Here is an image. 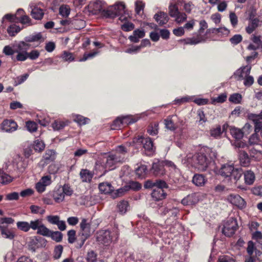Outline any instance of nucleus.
Returning a JSON list of instances; mask_svg holds the SVG:
<instances>
[{"instance_id":"680f3d73","label":"nucleus","mask_w":262,"mask_h":262,"mask_svg":"<svg viewBox=\"0 0 262 262\" xmlns=\"http://www.w3.org/2000/svg\"><path fill=\"white\" fill-rule=\"evenodd\" d=\"M242 36L240 34H236L230 39V41L233 45H237L242 40Z\"/></svg>"},{"instance_id":"052dcab7","label":"nucleus","mask_w":262,"mask_h":262,"mask_svg":"<svg viewBox=\"0 0 262 262\" xmlns=\"http://www.w3.org/2000/svg\"><path fill=\"white\" fill-rule=\"evenodd\" d=\"M61 190H62L64 195L71 196L73 192L72 189L68 184H64Z\"/></svg>"},{"instance_id":"ea45409f","label":"nucleus","mask_w":262,"mask_h":262,"mask_svg":"<svg viewBox=\"0 0 262 262\" xmlns=\"http://www.w3.org/2000/svg\"><path fill=\"white\" fill-rule=\"evenodd\" d=\"M250 23H251L255 27L257 28L262 25V15L258 16L254 18L251 15L249 17Z\"/></svg>"},{"instance_id":"774afa93","label":"nucleus","mask_w":262,"mask_h":262,"mask_svg":"<svg viewBox=\"0 0 262 262\" xmlns=\"http://www.w3.org/2000/svg\"><path fill=\"white\" fill-rule=\"evenodd\" d=\"M218 262H235L234 259L227 255H223L219 257Z\"/></svg>"},{"instance_id":"ddd939ff","label":"nucleus","mask_w":262,"mask_h":262,"mask_svg":"<svg viewBox=\"0 0 262 262\" xmlns=\"http://www.w3.org/2000/svg\"><path fill=\"white\" fill-rule=\"evenodd\" d=\"M251 69V67L249 66L241 68L234 73L235 78L239 81L244 80L250 74Z\"/></svg>"},{"instance_id":"473e14b6","label":"nucleus","mask_w":262,"mask_h":262,"mask_svg":"<svg viewBox=\"0 0 262 262\" xmlns=\"http://www.w3.org/2000/svg\"><path fill=\"white\" fill-rule=\"evenodd\" d=\"M42 10L38 7H34L32 8L31 15L35 19H40L43 15Z\"/></svg>"},{"instance_id":"e2e57ef3","label":"nucleus","mask_w":262,"mask_h":262,"mask_svg":"<svg viewBox=\"0 0 262 262\" xmlns=\"http://www.w3.org/2000/svg\"><path fill=\"white\" fill-rule=\"evenodd\" d=\"M222 132L220 126H218L215 128H213L210 130V135L214 138L219 137L222 134Z\"/></svg>"},{"instance_id":"412c9836","label":"nucleus","mask_w":262,"mask_h":262,"mask_svg":"<svg viewBox=\"0 0 262 262\" xmlns=\"http://www.w3.org/2000/svg\"><path fill=\"white\" fill-rule=\"evenodd\" d=\"M0 230L1 235L3 238L12 240L15 236L14 232L9 229L7 227L2 226Z\"/></svg>"},{"instance_id":"49530a36","label":"nucleus","mask_w":262,"mask_h":262,"mask_svg":"<svg viewBox=\"0 0 262 262\" xmlns=\"http://www.w3.org/2000/svg\"><path fill=\"white\" fill-rule=\"evenodd\" d=\"M260 140L258 136L257 133H255L252 134L249 139L248 145H258L259 143Z\"/></svg>"},{"instance_id":"393cba45","label":"nucleus","mask_w":262,"mask_h":262,"mask_svg":"<svg viewBox=\"0 0 262 262\" xmlns=\"http://www.w3.org/2000/svg\"><path fill=\"white\" fill-rule=\"evenodd\" d=\"M154 17L160 25L166 24L169 20L167 14L163 12H160L155 14Z\"/></svg>"},{"instance_id":"3c124183","label":"nucleus","mask_w":262,"mask_h":262,"mask_svg":"<svg viewBox=\"0 0 262 262\" xmlns=\"http://www.w3.org/2000/svg\"><path fill=\"white\" fill-rule=\"evenodd\" d=\"M63 252V247L62 246L59 245L56 246L54 250V255L53 257L55 259H59L62 254Z\"/></svg>"},{"instance_id":"69168bd1","label":"nucleus","mask_w":262,"mask_h":262,"mask_svg":"<svg viewBox=\"0 0 262 262\" xmlns=\"http://www.w3.org/2000/svg\"><path fill=\"white\" fill-rule=\"evenodd\" d=\"M61 57L64 61H72L74 59L72 53L67 51H64Z\"/></svg>"},{"instance_id":"f704fd0d","label":"nucleus","mask_w":262,"mask_h":262,"mask_svg":"<svg viewBox=\"0 0 262 262\" xmlns=\"http://www.w3.org/2000/svg\"><path fill=\"white\" fill-rule=\"evenodd\" d=\"M129 205L127 201L122 200L117 204L118 211L121 214L125 213L128 210Z\"/></svg>"},{"instance_id":"0eeeda50","label":"nucleus","mask_w":262,"mask_h":262,"mask_svg":"<svg viewBox=\"0 0 262 262\" xmlns=\"http://www.w3.org/2000/svg\"><path fill=\"white\" fill-rule=\"evenodd\" d=\"M131 145L132 143H126L125 144L117 146L114 150V152L112 153L116 158V160H118L120 163H123L125 161V156L129 150L128 148Z\"/></svg>"},{"instance_id":"c03bdc74","label":"nucleus","mask_w":262,"mask_h":262,"mask_svg":"<svg viewBox=\"0 0 262 262\" xmlns=\"http://www.w3.org/2000/svg\"><path fill=\"white\" fill-rule=\"evenodd\" d=\"M212 33L221 35H228L229 33V30L225 27H220L219 28H213L210 29Z\"/></svg>"},{"instance_id":"4be33fe9","label":"nucleus","mask_w":262,"mask_h":262,"mask_svg":"<svg viewBox=\"0 0 262 262\" xmlns=\"http://www.w3.org/2000/svg\"><path fill=\"white\" fill-rule=\"evenodd\" d=\"M199 201L198 197L194 193L188 195L181 201L184 205H192L196 204Z\"/></svg>"},{"instance_id":"c85d7f7f","label":"nucleus","mask_w":262,"mask_h":262,"mask_svg":"<svg viewBox=\"0 0 262 262\" xmlns=\"http://www.w3.org/2000/svg\"><path fill=\"white\" fill-rule=\"evenodd\" d=\"M30 45L28 42L20 41L14 46L15 52H27L30 48Z\"/></svg>"},{"instance_id":"864d4df0","label":"nucleus","mask_w":262,"mask_h":262,"mask_svg":"<svg viewBox=\"0 0 262 262\" xmlns=\"http://www.w3.org/2000/svg\"><path fill=\"white\" fill-rule=\"evenodd\" d=\"M74 120L80 125L86 124V123H88L90 121L89 118H85L80 115H77Z\"/></svg>"},{"instance_id":"a878e982","label":"nucleus","mask_w":262,"mask_h":262,"mask_svg":"<svg viewBox=\"0 0 262 262\" xmlns=\"http://www.w3.org/2000/svg\"><path fill=\"white\" fill-rule=\"evenodd\" d=\"M230 133L235 140H241L244 136V133L242 129L234 126H229Z\"/></svg>"},{"instance_id":"a18cd8bd","label":"nucleus","mask_w":262,"mask_h":262,"mask_svg":"<svg viewBox=\"0 0 262 262\" xmlns=\"http://www.w3.org/2000/svg\"><path fill=\"white\" fill-rule=\"evenodd\" d=\"M30 209L31 212L33 214H39L40 215H42L46 212L45 208L36 205H31L30 207Z\"/></svg>"},{"instance_id":"39448f33","label":"nucleus","mask_w":262,"mask_h":262,"mask_svg":"<svg viewBox=\"0 0 262 262\" xmlns=\"http://www.w3.org/2000/svg\"><path fill=\"white\" fill-rule=\"evenodd\" d=\"M115 229L113 232L108 230H102L97 233V241L101 244L107 245L112 241L113 237L117 238L118 234Z\"/></svg>"},{"instance_id":"6ab92c4d","label":"nucleus","mask_w":262,"mask_h":262,"mask_svg":"<svg viewBox=\"0 0 262 262\" xmlns=\"http://www.w3.org/2000/svg\"><path fill=\"white\" fill-rule=\"evenodd\" d=\"M182 4L179 0H171L169 6V14L171 17L176 16L180 12L178 9V6Z\"/></svg>"},{"instance_id":"2f4dec72","label":"nucleus","mask_w":262,"mask_h":262,"mask_svg":"<svg viewBox=\"0 0 262 262\" xmlns=\"http://www.w3.org/2000/svg\"><path fill=\"white\" fill-rule=\"evenodd\" d=\"M206 181L204 176L201 174H195L192 179L193 183L197 186H203Z\"/></svg>"},{"instance_id":"de8ad7c7","label":"nucleus","mask_w":262,"mask_h":262,"mask_svg":"<svg viewBox=\"0 0 262 262\" xmlns=\"http://www.w3.org/2000/svg\"><path fill=\"white\" fill-rule=\"evenodd\" d=\"M13 178L6 173H0V182L2 184H7L12 181Z\"/></svg>"},{"instance_id":"20e7f679","label":"nucleus","mask_w":262,"mask_h":262,"mask_svg":"<svg viewBox=\"0 0 262 262\" xmlns=\"http://www.w3.org/2000/svg\"><path fill=\"white\" fill-rule=\"evenodd\" d=\"M210 162L206 155L201 152L194 155L191 160L192 166L200 171L205 170Z\"/></svg>"},{"instance_id":"f257e3e1","label":"nucleus","mask_w":262,"mask_h":262,"mask_svg":"<svg viewBox=\"0 0 262 262\" xmlns=\"http://www.w3.org/2000/svg\"><path fill=\"white\" fill-rule=\"evenodd\" d=\"M89 11L93 14H101L107 17H115L121 15L119 19L123 20L126 19L122 15L125 13V5L122 3H119L114 6L106 7L105 3L102 1L97 0L91 2L88 5Z\"/></svg>"},{"instance_id":"c9c22d12","label":"nucleus","mask_w":262,"mask_h":262,"mask_svg":"<svg viewBox=\"0 0 262 262\" xmlns=\"http://www.w3.org/2000/svg\"><path fill=\"white\" fill-rule=\"evenodd\" d=\"M100 191L104 193H110L113 190V187L108 183H101L99 185Z\"/></svg>"},{"instance_id":"79ce46f5","label":"nucleus","mask_w":262,"mask_h":262,"mask_svg":"<svg viewBox=\"0 0 262 262\" xmlns=\"http://www.w3.org/2000/svg\"><path fill=\"white\" fill-rule=\"evenodd\" d=\"M122 121V125H128L134 123L137 121V119L131 116H126L120 117Z\"/></svg>"},{"instance_id":"7c9ffc66","label":"nucleus","mask_w":262,"mask_h":262,"mask_svg":"<svg viewBox=\"0 0 262 262\" xmlns=\"http://www.w3.org/2000/svg\"><path fill=\"white\" fill-rule=\"evenodd\" d=\"M25 40L26 42H28L36 41L42 42L44 40L41 33H37L32 34L29 36L25 37Z\"/></svg>"},{"instance_id":"cd10ccee","label":"nucleus","mask_w":262,"mask_h":262,"mask_svg":"<svg viewBox=\"0 0 262 262\" xmlns=\"http://www.w3.org/2000/svg\"><path fill=\"white\" fill-rule=\"evenodd\" d=\"M239 158L242 166L244 167L248 166L250 163V159L246 151L240 150L239 152Z\"/></svg>"},{"instance_id":"13d9d810","label":"nucleus","mask_w":262,"mask_h":262,"mask_svg":"<svg viewBox=\"0 0 262 262\" xmlns=\"http://www.w3.org/2000/svg\"><path fill=\"white\" fill-rule=\"evenodd\" d=\"M45 148V144L39 139L36 140L34 141V149L36 151H40L43 150Z\"/></svg>"},{"instance_id":"f03ea898","label":"nucleus","mask_w":262,"mask_h":262,"mask_svg":"<svg viewBox=\"0 0 262 262\" xmlns=\"http://www.w3.org/2000/svg\"><path fill=\"white\" fill-rule=\"evenodd\" d=\"M104 157L102 160L97 161L95 165V169L102 172L101 175L107 171L113 169L116 164L120 163L112 153L108 155L104 154Z\"/></svg>"},{"instance_id":"423d86ee","label":"nucleus","mask_w":262,"mask_h":262,"mask_svg":"<svg viewBox=\"0 0 262 262\" xmlns=\"http://www.w3.org/2000/svg\"><path fill=\"white\" fill-rule=\"evenodd\" d=\"M199 24L200 28L198 31V34L196 37L187 38L186 40V44L196 45L205 41L206 34L202 35V33L204 32V31L207 28V23L205 20H202L200 21Z\"/></svg>"},{"instance_id":"b1692460","label":"nucleus","mask_w":262,"mask_h":262,"mask_svg":"<svg viewBox=\"0 0 262 262\" xmlns=\"http://www.w3.org/2000/svg\"><path fill=\"white\" fill-rule=\"evenodd\" d=\"M245 183L249 185L253 184L255 180V176L251 170H246L244 172Z\"/></svg>"},{"instance_id":"c756f323","label":"nucleus","mask_w":262,"mask_h":262,"mask_svg":"<svg viewBox=\"0 0 262 262\" xmlns=\"http://www.w3.org/2000/svg\"><path fill=\"white\" fill-rule=\"evenodd\" d=\"M135 172L139 178H145L147 173V168L144 165H141L136 168Z\"/></svg>"},{"instance_id":"9b49d317","label":"nucleus","mask_w":262,"mask_h":262,"mask_svg":"<svg viewBox=\"0 0 262 262\" xmlns=\"http://www.w3.org/2000/svg\"><path fill=\"white\" fill-rule=\"evenodd\" d=\"M52 183L51 177L46 176L42 177L35 185V188L39 193H42L46 190V187Z\"/></svg>"},{"instance_id":"bf43d9fd","label":"nucleus","mask_w":262,"mask_h":262,"mask_svg":"<svg viewBox=\"0 0 262 262\" xmlns=\"http://www.w3.org/2000/svg\"><path fill=\"white\" fill-rule=\"evenodd\" d=\"M46 218L49 223L53 225H57L60 220V217L58 215H48Z\"/></svg>"},{"instance_id":"58836bf2","label":"nucleus","mask_w":262,"mask_h":262,"mask_svg":"<svg viewBox=\"0 0 262 262\" xmlns=\"http://www.w3.org/2000/svg\"><path fill=\"white\" fill-rule=\"evenodd\" d=\"M64 194L61 189L57 190L53 194V198L56 203L62 202L64 199Z\"/></svg>"},{"instance_id":"6e6552de","label":"nucleus","mask_w":262,"mask_h":262,"mask_svg":"<svg viewBox=\"0 0 262 262\" xmlns=\"http://www.w3.org/2000/svg\"><path fill=\"white\" fill-rule=\"evenodd\" d=\"M237 228L236 220L230 218L225 222L222 232L226 236H231L234 234Z\"/></svg>"},{"instance_id":"09e8293b","label":"nucleus","mask_w":262,"mask_h":262,"mask_svg":"<svg viewBox=\"0 0 262 262\" xmlns=\"http://www.w3.org/2000/svg\"><path fill=\"white\" fill-rule=\"evenodd\" d=\"M242 99V97L241 94L234 93L230 96L229 100L233 103L238 104L241 103Z\"/></svg>"},{"instance_id":"1a4fd4ad","label":"nucleus","mask_w":262,"mask_h":262,"mask_svg":"<svg viewBox=\"0 0 262 262\" xmlns=\"http://www.w3.org/2000/svg\"><path fill=\"white\" fill-rule=\"evenodd\" d=\"M133 144H143V147L145 150L152 152L154 150V147L153 142L151 139L149 138H143L142 137H139L134 138L133 141Z\"/></svg>"},{"instance_id":"f8f14e48","label":"nucleus","mask_w":262,"mask_h":262,"mask_svg":"<svg viewBox=\"0 0 262 262\" xmlns=\"http://www.w3.org/2000/svg\"><path fill=\"white\" fill-rule=\"evenodd\" d=\"M18 125L16 122L12 119H5L1 124L2 130L7 133H12L17 129Z\"/></svg>"},{"instance_id":"f3484780","label":"nucleus","mask_w":262,"mask_h":262,"mask_svg":"<svg viewBox=\"0 0 262 262\" xmlns=\"http://www.w3.org/2000/svg\"><path fill=\"white\" fill-rule=\"evenodd\" d=\"M248 118L252 121L255 125V132H262V118H260L257 114H250L248 115Z\"/></svg>"},{"instance_id":"9d476101","label":"nucleus","mask_w":262,"mask_h":262,"mask_svg":"<svg viewBox=\"0 0 262 262\" xmlns=\"http://www.w3.org/2000/svg\"><path fill=\"white\" fill-rule=\"evenodd\" d=\"M227 200L240 209H243L246 207V202L238 194H230L227 198Z\"/></svg>"},{"instance_id":"bb28decb","label":"nucleus","mask_w":262,"mask_h":262,"mask_svg":"<svg viewBox=\"0 0 262 262\" xmlns=\"http://www.w3.org/2000/svg\"><path fill=\"white\" fill-rule=\"evenodd\" d=\"M93 173L91 171L85 169H82L80 172V178L83 182H90L93 176Z\"/></svg>"},{"instance_id":"dca6fc26","label":"nucleus","mask_w":262,"mask_h":262,"mask_svg":"<svg viewBox=\"0 0 262 262\" xmlns=\"http://www.w3.org/2000/svg\"><path fill=\"white\" fill-rule=\"evenodd\" d=\"M81 234L85 238L90 236L91 233V224L88 220L83 219L80 224Z\"/></svg>"},{"instance_id":"6e6d98bb","label":"nucleus","mask_w":262,"mask_h":262,"mask_svg":"<svg viewBox=\"0 0 262 262\" xmlns=\"http://www.w3.org/2000/svg\"><path fill=\"white\" fill-rule=\"evenodd\" d=\"M173 17L175 18L176 21L180 24L186 20L187 15L185 13L179 12V14H177Z\"/></svg>"},{"instance_id":"37998d69","label":"nucleus","mask_w":262,"mask_h":262,"mask_svg":"<svg viewBox=\"0 0 262 262\" xmlns=\"http://www.w3.org/2000/svg\"><path fill=\"white\" fill-rule=\"evenodd\" d=\"M49 237L56 242H60L62 239V234L59 231H51Z\"/></svg>"},{"instance_id":"4468645a","label":"nucleus","mask_w":262,"mask_h":262,"mask_svg":"<svg viewBox=\"0 0 262 262\" xmlns=\"http://www.w3.org/2000/svg\"><path fill=\"white\" fill-rule=\"evenodd\" d=\"M151 170L154 174L156 176H161L164 175L165 171L163 161L154 162L152 164Z\"/></svg>"},{"instance_id":"a211bd4d","label":"nucleus","mask_w":262,"mask_h":262,"mask_svg":"<svg viewBox=\"0 0 262 262\" xmlns=\"http://www.w3.org/2000/svg\"><path fill=\"white\" fill-rule=\"evenodd\" d=\"M177 119V116L174 115L168 117L164 120L165 127L171 131L175 130L178 127L176 123Z\"/></svg>"},{"instance_id":"4d7b16f0","label":"nucleus","mask_w":262,"mask_h":262,"mask_svg":"<svg viewBox=\"0 0 262 262\" xmlns=\"http://www.w3.org/2000/svg\"><path fill=\"white\" fill-rule=\"evenodd\" d=\"M66 123L63 121L59 120H56L52 124V127L54 130H60L63 128L66 125Z\"/></svg>"},{"instance_id":"5fc2aeb1","label":"nucleus","mask_w":262,"mask_h":262,"mask_svg":"<svg viewBox=\"0 0 262 262\" xmlns=\"http://www.w3.org/2000/svg\"><path fill=\"white\" fill-rule=\"evenodd\" d=\"M26 127L30 132H35L37 129V124L35 122L31 121H29L26 122Z\"/></svg>"},{"instance_id":"5701e85b","label":"nucleus","mask_w":262,"mask_h":262,"mask_svg":"<svg viewBox=\"0 0 262 262\" xmlns=\"http://www.w3.org/2000/svg\"><path fill=\"white\" fill-rule=\"evenodd\" d=\"M145 32L143 30L137 29L133 32V34L129 37L130 41L135 43L138 42L139 39L144 37Z\"/></svg>"},{"instance_id":"72a5a7b5","label":"nucleus","mask_w":262,"mask_h":262,"mask_svg":"<svg viewBox=\"0 0 262 262\" xmlns=\"http://www.w3.org/2000/svg\"><path fill=\"white\" fill-rule=\"evenodd\" d=\"M141 188V185L139 182L135 181L129 182L123 188L125 191H128L130 189L138 191Z\"/></svg>"},{"instance_id":"0e129e2a","label":"nucleus","mask_w":262,"mask_h":262,"mask_svg":"<svg viewBox=\"0 0 262 262\" xmlns=\"http://www.w3.org/2000/svg\"><path fill=\"white\" fill-rule=\"evenodd\" d=\"M122 126V121L120 117L117 118L112 125V129H119Z\"/></svg>"},{"instance_id":"8fccbe9b","label":"nucleus","mask_w":262,"mask_h":262,"mask_svg":"<svg viewBox=\"0 0 262 262\" xmlns=\"http://www.w3.org/2000/svg\"><path fill=\"white\" fill-rule=\"evenodd\" d=\"M20 31V28L19 26L16 25L10 26L7 29V32L10 36H15L16 34Z\"/></svg>"},{"instance_id":"7ed1b4c3","label":"nucleus","mask_w":262,"mask_h":262,"mask_svg":"<svg viewBox=\"0 0 262 262\" xmlns=\"http://www.w3.org/2000/svg\"><path fill=\"white\" fill-rule=\"evenodd\" d=\"M221 176L225 178H230L237 182L241 177L243 172L241 169L235 168L232 165L225 164L220 170Z\"/></svg>"},{"instance_id":"338daca9","label":"nucleus","mask_w":262,"mask_h":262,"mask_svg":"<svg viewBox=\"0 0 262 262\" xmlns=\"http://www.w3.org/2000/svg\"><path fill=\"white\" fill-rule=\"evenodd\" d=\"M97 255L93 251L88 253L86 260L88 262H95L96 260Z\"/></svg>"},{"instance_id":"aec40b11","label":"nucleus","mask_w":262,"mask_h":262,"mask_svg":"<svg viewBox=\"0 0 262 262\" xmlns=\"http://www.w3.org/2000/svg\"><path fill=\"white\" fill-rule=\"evenodd\" d=\"M166 193L160 188H155L151 193L152 198L155 201L162 200L166 197Z\"/></svg>"},{"instance_id":"603ef678","label":"nucleus","mask_w":262,"mask_h":262,"mask_svg":"<svg viewBox=\"0 0 262 262\" xmlns=\"http://www.w3.org/2000/svg\"><path fill=\"white\" fill-rule=\"evenodd\" d=\"M41 224L42 221L41 220L37 219L34 221H31L30 223H29L30 229L31 228L34 230H38Z\"/></svg>"},{"instance_id":"e433bc0d","label":"nucleus","mask_w":262,"mask_h":262,"mask_svg":"<svg viewBox=\"0 0 262 262\" xmlns=\"http://www.w3.org/2000/svg\"><path fill=\"white\" fill-rule=\"evenodd\" d=\"M16 227L19 230L25 232H27L30 230L29 223L25 221L17 222Z\"/></svg>"},{"instance_id":"4c0bfd02","label":"nucleus","mask_w":262,"mask_h":262,"mask_svg":"<svg viewBox=\"0 0 262 262\" xmlns=\"http://www.w3.org/2000/svg\"><path fill=\"white\" fill-rule=\"evenodd\" d=\"M227 95L225 94H221L216 97H212L211 98V103L212 104L223 103L226 100Z\"/></svg>"},{"instance_id":"2eb2a0df","label":"nucleus","mask_w":262,"mask_h":262,"mask_svg":"<svg viewBox=\"0 0 262 262\" xmlns=\"http://www.w3.org/2000/svg\"><path fill=\"white\" fill-rule=\"evenodd\" d=\"M251 40L253 42L250 43L247 47L249 50H256L259 49L262 50V40L260 39V36H256L254 34L251 35L250 37Z\"/></svg>"},{"instance_id":"a19ab883","label":"nucleus","mask_w":262,"mask_h":262,"mask_svg":"<svg viewBox=\"0 0 262 262\" xmlns=\"http://www.w3.org/2000/svg\"><path fill=\"white\" fill-rule=\"evenodd\" d=\"M51 230L46 227L42 223L40 226L37 233L40 235L49 237Z\"/></svg>"}]
</instances>
